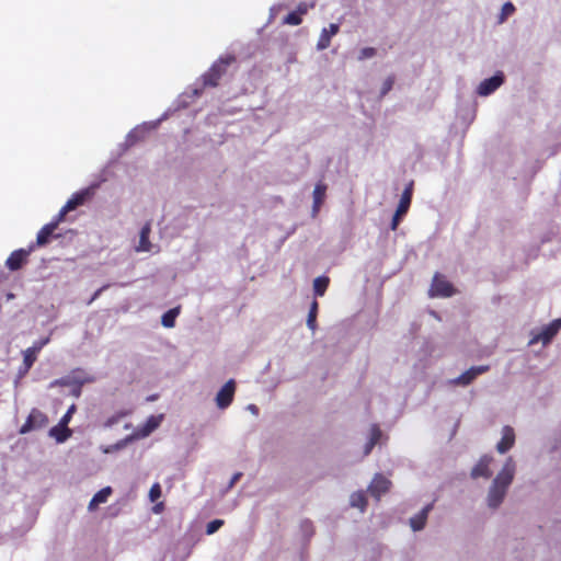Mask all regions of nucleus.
Masks as SVG:
<instances>
[{
    "mask_svg": "<svg viewBox=\"0 0 561 561\" xmlns=\"http://www.w3.org/2000/svg\"><path fill=\"white\" fill-rule=\"evenodd\" d=\"M514 470V463L512 461V458H510L503 466L502 470L493 480L492 485L489 490L488 505L490 507L496 508L503 502L507 488L513 481Z\"/></svg>",
    "mask_w": 561,
    "mask_h": 561,
    "instance_id": "1",
    "label": "nucleus"
},
{
    "mask_svg": "<svg viewBox=\"0 0 561 561\" xmlns=\"http://www.w3.org/2000/svg\"><path fill=\"white\" fill-rule=\"evenodd\" d=\"M236 61L233 55L220 57L211 67L203 75V87L215 88L219 84L220 79L226 75L228 67Z\"/></svg>",
    "mask_w": 561,
    "mask_h": 561,
    "instance_id": "2",
    "label": "nucleus"
},
{
    "mask_svg": "<svg viewBox=\"0 0 561 561\" xmlns=\"http://www.w3.org/2000/svg\"><path fill=\"white\" fill-rule=\"evenodd\" d=\"M93 194V187H88L75 193L57 214L59 216V220H65V217L69 211H72L79 206L84 205L89 199L92 198Z\"/></svg>",
    "mask_w": 561,
    "mask_h": 561,
    "instance_id": "3",
    "label": "nucleus"
},
{
    "mask_svg": "<svg viewBox=\"0 0 561 561\" xmlns=\"http://www.w3.org/2000/svg\"><path fill=\"white\" fill-rule=\"evenodd\" d=\"M48 424V416L41 410L33 408L25 423L20 427L19 433L21 435L27 434L32 431H37L46 427Z\"/></svg>",
    "mask_w": 561,
    "mask_h": 561,
    "instance_id": "4",
    "label": "nucleus"
},
{
    "mask_svg": "<svg viewBox=\"0 0 561 561\" xmlns=\"http://www.w3.org/2000/svg\"><path fill=\"white\" fill-rule=\"evenodd\" d=\"M413 194V182H411L403 191L397 210L391 221V230H397L401 218L408 213Z\"/></svg>",
    "mask_w": 561,
    "mask_h": 561,
    "instance_id": "5",
    "label": "nucleus"
},
{
    "mask_svg": "<svg viewBox=\"0 0 561 561\" xmlns=\"http://www.w3.org/2000/svg\"><path fill=\"white\" fill-rule=\"evenodd\" d=\"M455 294L454 286L440 274L436 273L430 289L432 297H450Z\"/></svg>",
    "mask_w": 561,
    "mask_h": 561,
    "instance_id": "6",
    "label": "nucleus"
},
{
    "mask_svg": "<svg viewBox=\"0 0 561 561\" xmlns=\"http://www.w3.org/2000/svg\"><path fill=\"white\" fill-rule=\"evenodd\" d=\"M560 329H561V318L554 319L548 325L542 328V330L539 333L534 334L529 343L536 344V343L541 342L543 345H546V344L550 343V341L557 335V333L560 331Z\"/></svg>",
    "mask_w": 561,
    "mask_h": 561,
    "instance_id": "7",
    "label": "nucleus"
},
{
    "mask_svg": "<svg viewBox=\"0 0 561 561\" xmlns=\"http://www.w3.org/2000/svg\"><path fill=\"white\" fill-rule=\"evenodd\" d=\"M35 245L31 244L28 249H19L13 251L5 261V266L10 271H18L26 264L30 254L34 251Z\"/></svg>",
    "mask_w": 561,
    "mask_h": 561,
    "instance_id": "8",
    "label": "nucleus"
},
{
    "mask_svg": "<svg viewBox=\"0 0 561 561\" xmlns=\"http://www.w3.org/2000/svg\"><path fill=\"white\" fill-rule=\"evenodd\" d=\"M234 392L236 382L233 379H230L221 387L216 396L215 401L217 407L221 410L227 409L233 400Z\"/></svg>",
    "mask_w": 561,
    "mask_h": 561,
    "instance_id": "9",
    "label": "nucleus"
},
{
    "mask_svg": "<svg viewBox=\"0 0 561 561\" xmlns=\"http://www.w3.org/2000/svg\"><path fill=\"white\" fill-rule=\"evenodd\" d=\"M391 481L380 473L375 474L369 486L368 492L377 501L380 500L381 495L386 494L391 488Z\"/></svg>",
    "mask_w": 561,
    "mask_h": 561,
    "instance_id": "10",
    "label": "nucleus"
},
{
    "mask_svg": "<svg viewBox=\"0 0 561 561\" xmlns=\"http://www.w3.org/2000/svg\"><path fill=\"white\" fill-rule=\"evenodd\" d=\"M47 343H48V339L37 341L33 344V346L26 348L23 352V370H21L22 373L25 374L31 369V367L37 359V354L41 352L43 346L46 345Z\"/></svg>",
    "mask_w": 561,
    "mask_h": 561,
    "instance_id": "11",
    "label": "nucleus"
},
{
    "mask_svg": "<svg viewBox=\"0 0 561 561\" xmlns=\"http://www.w3.org/2000/svg\"><path fill=\"white\" fill-rule=\"evenodd\" d=\"M62 220H59V216L57 215L54 220H51L49 224L42 227V229L37 232L35 247H44L46 245L50 238L53 237L55 230L58 228L59 224Z\"/></svg>",
    "mask_w": 561,
    "mask_h": 561,
    "instance_id": "12",
    "label": "nucleus"
},
{
    "mask_svg": "<svg viewBox=\"0 0 561 561\" xmlns=\"http://www.w3.org/2000/svg\"><path fill=\"white\" fill-rule=\"evenodd\" d=\"M490 366L488 365H481V366H473L462 373L458 378H456L453 382L456 385L461 386H468L470 385L479 375H482L486 371H489Z\"/></svg>",
    "mask_w": 561,
    "mask_h": 561,
    "instance_id": "13",
    "label": "nucleus"
},
{
    "mask_svg": "<svg viewBox=\"0 0 561 561\" xmlns=\"http://www.w3.org/2000/svg\"><path fill=\"white\" fill-rule=\"evenodd\" d=\"M504 81V77L501 72L494 75L489 79H484L478 87V93L486 96L493 93Z\"/></svg>",
    "mask_w": 561,
    "mask_h": 561,
    "instance_id": "14",
    "label": "nucleus"
},
{
    "mask_svg": "<svg viewBox=\"0 0 561 561\" xmlns=\"http://www.w3.org/2000/svg\"><path fill=\"white\" fill-rule=\"evenodd\" d=\"M162 421V415H151L147 419L146 423L138 427L134 433V438H145L149 436L154 430H157Z\"/></svg>",
    "mask_w": 561,
    "mask_h": 561,
    "instance_id": "15",
    "label": "nucleus"
},
{
    "mask_svg": "<svg viewBox=\"0 0 561 561\" xmlns=\"http://www.w3.org/2000/svg\"><path fill=\"white\" fill-rule=\"evenodd\" d=\"M493 458L491 456L484 455L482 456L478 463L472 468L471 470V477L473 479L477 478H490L492 472L490 470V463L492 462Z\"/></svg>",
    "mask_w": 561,
    "mask_h": 561,
    "instance_id": "16",
    "label": "nucleus"
},
{
    "mask_svg": "<svg viewBox=\"0 0 561 561\" xmlns=\"http://www.w3.org/2000/svg\"><path fill=\"white\" fill-rule=\"evenodd\" d=\"M515 444V433L513 427L506 425L502 430V438L496 445V450L500 454H505Z\"/></svg>",
    "mask_w": 561,
    "mask_h": 561,
    "instance_id": "17",
    "label": "nucleus"
},
{
    "mask_svg": "<svg viewBox=\"0 0 561 561\" xmlns=\"http://www.w3.org/2000/svg\"><path fill=\"white\" fill-rule=\"evenodd\" d=\"M339 31L340 25L337 23H331L328 28H323L319 36L317 48L319 50L327 49L331 45L332 36L336 35Z\"/></svg>",
    "mask_w": 561,
    "mask_h": 561,
    "instance_id": "18",
    "label": "nucleus"
},
{
    "mask_svg": "<svg viewBox=\"0 0 561 561\" xmlns=\"http://www.w3.org/2000/svg\"><path fill=\"white\" fill-rule=\"evenodd\" d=\"M432 507V504L426 505L419 514L410 519V525L413 530L417 531L424 528Z\"/></svg>",
    "mask_w": 561,
    "mask_h": 561,
    "instance_id": "19",
    "label": "nucleus"
},
{
    "mask_svg": "<svg viewBox=\"0 0 561 561\" xmlns=\"http://www.w3.org/2000/svg\"><path fill=\"white\" fill-rule=\"evenodd\" d=\"M71 434L72 432L68 425H62L60 422L49 431V435L54 437L58 443H64L71 436Z\"/></svg>",
    "mask_w": 561,
    "mask_h": 561,
    "instance_id": "20",
    "label": "nucleus"
},
{
    "mask_svg": "<svg viewBox=\"0 0 561 561\" xmlns=\"http://www.w3.org/2000/svg\"><path fill=\"white\" fill-rule=\"evenodd\" d=\"M112 492L113 490L111 486H105L98 491L89 503V510L93 511L99 506V504L105 503L108 496L112 494Z\"/></svg>",
    "mask_w": 561,
    "mask_h": 561,
    "instance_id": "21",
    "label": "nucleus"
},
{
    "mask_svg": "<svg viewBox=\"0 0 561 561\" xmlns=\"http://www.w3.org/2000/svg\"><path fill=\"white\" fill-rule=\"evenodd\" d=\"M151 232V226L147 222L140 230V239L139 245L137 247V251L148 252L151 250V243L149 241V236Z\"/></svg>",
    "mask_w": 561,
    "mask_h": 561,
    "instance_id": "22",
    "label": "nucleus"
},
{
    "mask_svg": "<svg viewBox=\"0 0 561 561\" xmlns=\"http://www.w3.org/2000/svg\"><path fill=\"white\" fill-rule=\"evenodd\" d=\"M327 193V185L318 183L313 190V211L318 213Z\"/></svg>",
    "mask_w": 561,
    "mask_h": 561,
    "instance_id": "23",
    "label": "nucleus"
},
{
    "mask_svg": "<svg viewBox=\"0 0 561 561\" xmlns=\"http://www.w3.org/2000/svg\"><path fill=\"white\" fill-rule=\"evenodd\" d=\"M180 306L172 308L164 312L161 317V323L164 328H173L175 325V319L180 314Z\"/></svg>",
    "mask_w": 561,
    "mask_h": 561,
    "instance_id": "24",
    "label": "nucleus"
},
{
    "mask_svg": "<svg viewBox=\"0 0 561 561\" xmlns=\"http://www.w3.org/2000/svg\"><path fill=\"white\" fill-rule=\"evenodd\" d=\"M330 284V278L327 276H319L313 280V290L317 297H322L327 291Z\"/></svg>",
    "mask_w": 561,
    "mask_h": 561,
    "instance_id": "25",
    "label": "nucleus"
},
{
    "mask_svg": "<svg viewBox=\"0 0 561 561\" xmlns=\"http://www.w3.org/2000/svg\"><path fill=\"white\" fill-rule=\"evenodd\" d=\"M351 505L353 507L359 508L362 512L366 510L367 506V497L364 491L354 492L351 495Z\"/></svg>",
    "mask_w": 561,
    "mask_h": 561,
    "instance_id": "26",
    "label": "nucleus"
},
{
    "mask_svg": "<svg viewBox=\"0 0 561 561\" xmlns=\"http://www.w3.org/2000/svg\"><path fill=\"white\" fill-rule=\"evenodd\" d=\"M318 309H319V304L318 301L314 299L312 302H311V306H310V309H309V313H308V318H307V325L308 328L314 332L316 329H317V316H318Z\"/></svg>",
    "mask_w": 561,
    "mask_h": 561,
    "instance_id": "27",
    "label": "nucleus"
},
{
    "mask_svg": "<svg viewBox=\"0 0 561 561\" xmlns=\"http://www.w3.org/2000/svg\"><path fill=\"white\" fill-rule=\"evenodd\" d=\"M301 22H302V16L299 13H297L296 11L288 13L283 20L284 24L295 25V26L301 24Z\"/></svg>",
    "mask_w": 561,
    "mask_h": 561,
    "instance_id": "28",
    "label": "nucleus"
},
{
    "mask_svg": "<svg viewBox=\"0 0 561 561\" xmlns=\"http://www.w3.org/2000/svg\"><path fill=\"white\" fill-rule=\"evenodd\" d=\"M381 437V431L378 425H373L370 428V446H375Z\"/></svg>",
    "mask_w": 561,
    "mask_h": 561,
    "instance_id": "29",
    "label": "nucleus"
},
{
    "mask_svg": "<svg viewBox=\"0 0 561 561\" xmlns=\"http://www.w3.org/2000/svg\"><path fill=\"white\" fill-rule=\"evenodd\" d=\"M222 525H224L222 519H214L207 524L206 533L208 535H211V534L216 533Z\"/></svg>",
    "mask_w": 561,
    "mask_h": 561,
    "instance_id": "30",
    "label": "nucleus"
},
{
    "mask_svg": "<svg viewBox=\"0 0 561 561\" xmlns=\"http://www.w3.org/2000/svg\"><path fill=\"white\" fill-rule=\"evenodd\" d=\"M376 55V49L374 47H365L360 49L358 54V60H365L371 58Z\"/></svg>",
    "mask_w": 561,
    "mask_h": 561,
    "instance_id": "31",
    "label": "nucleus"
},
{
    "mask_svg": "<svg viewBox=\"0 0 561 561\" xmlns=\"http://www.w3.org/2000/svg\"><path fill=\"white\" fill-rule=\"evenodd\" d=\"M76 410H77L76 404H71L68 408L67 412L62 415V417L60 419L59 422L62 423V425H68L69 422L71 421V417H72L73 413L76 412Z\"/></svg>",
    "mask_w": 561,
    "mask_h": 561,
    "instance_id": "32",
    "label": "nucleus"
},
{
    "mask_svg": "<svg viewBox=\"0 0 561 561\" xmlns=\"http://www.w3.org/2000/svg\"><path fill=\"white\" fill-rule=\"evenodd\" d=\"M161 496V486L159 483H154L149 491V497L151 502H156Z\"/></svg>",
    "mask_w": 561,
    "mask_h": 561,
    "instance_id": "33",
    "label": "nucleus"
},
{
    "mask_svg": "<svg viewBox=\"0 0 561 561\" xmlns=\"http://www.w3.org/2000/svg\"><path fill=\"white\" fill-rule=\"evenodd\" d=\"M515 7L511 2H506L502 7L501 21H504L508 15L513 14Z\"/></svg>",
    "mask_w": 561,
    "mask_h": 561,
    "instance_id": "34",
    "label": "nucleus"
},
{
    "mask_svg": "<svg viewBox=\"0 0 561 561\" xmlns=\"http://www.w3.org/2000/svg\"><path fill=\"white\" fill-rule=\"evenodd\" d=\"M314 7V3H307V2H300L297 8L296 12L299 13L301 16L308 13L310 9Z\"/></svg>",
    "mask_w": 561,
    "mask_h": 561,
    "instance_id": "35",
    "label": "nucleus"
},
{
    "mask_svg": "<svg viewBox=\"0 0 561 561\" xmlns=\"http://www.w3.org/2000/svg\"><path fill=\"white\" fill-rule=\"evenodd\" d=\"M393 83H394V78L388 77L382 84L381 94L382 95L387 94L392 89Z\"/></svg>",
    "mask_w": 561,
    "mask_h": 561,
    "instance_id": "36",
    "label": "nucleus"
},
{
    "mask_svg": "<svg viewBox=\"0 0 561 561\" xmlns=\"http://www.w3.org/2000/svg\"><path fill=\"white\" fill-rule=\"evenodd\" d=\"M241 477H242V473H241V472H236V473L232 476V478H231V480H230V482H229V488H232V486H233V485H234V484H236V483L241 479Z\"/></svg>",
    "mask_w": 561,
    "mask_h": 561,
    "instance_id": "37",
    "label": "nucleus"
},
{
    "mask_svg": "<svg viewBox=\"0 0 561 561\" xmlns=\"http://www.w3.org/2000/svg\"><path fill=\"white\" fill-rule=\"evenodd\" d=\"M118 419H119V416H112V417H110V419L106 421L105 426H112V425H114L115 423H117V422H118Z\"/></svg>",
    "mask_w": 561,
    "mask_h": 561,
    "instance_id": "38",
    "label": "nucleus"
},
{
    "mask_svg": "<svg viewBox=\"0 0 561 561\" xmlns=\"http://www.w3.org/2000/svg\"><path fill=\"white\" fill-rule=\"evenodd\" d=\"M72 394L75 397H79L81 394V387L80 386H77L73 390H72Z\"/></svg>",
    "mask_w": 561,
    "mask_h": 561,
    "instance_id": "39",
    "label": "nucleus"
},
{
    "mask_svg": "<svg viewBox=\"0 0 561 561\" xmlns=\"http://www.w3.org/2000/svg\"><path fill=\"white\" fill-rule=\"evenodd\" d=\"M373 448H374V446H370V440H368L365 446V455H368Z\"/></svg>",
    "mask_w": 561,
    "mask_h": 561,
    "instance_id": "40",
    "label": "nucleus"
},
{
    "mask_svg": "<svg viewBox=\"0 0 561 561\" xmlns=\"http://www.w3.org/2000/svg\"><path fill=\"white\" fill-rule=\"evenodd\" d=\"M249 409H250L252 412H254V413H256V412H257V408H256V405H254V404L249 405Z\"/></svg>",
    "mask_w": 561,
    "mask_h": 561,
    "instance_id": "41",
    "label": "nucleus"
},
{
    "mask_svg": "<svg viewBox=\"0 0 561 561\" xmlns=\"http://www.w3.org/2000/svg\"><path fill=\"white\" fill-rule=\"evenodd\" d=\"M101 291H102V288H101V289H99V290H96V291L94 293L93 297H92V300H94L95 298H98Z\"/></svg>",
    "mask_w": 561,
    "mask_h": 561,
    "instance_id": "42",
    "label": "nucleus"
},
{
    "mask_svg": "<svg viewBox=\"0 0 561 561\" xmlns=\"http://www.w3.org/2000/svg\"><path fill=\"white\" fill-rule=\"evenodd\" d=\"M55 383L65 385V382H64V381H58V380H55Z\"/></svg>",
    "mask_w": 561,
    "mask_h": 561,
    "instance_id": "43",
    "label": "nucleus"
}]
</instances>
